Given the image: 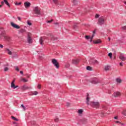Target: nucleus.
<instances>
[{
    "label": "nucleus",
    "mask_w": 126,
    "mask_h": 126,
    "mask_svg": "<svg viewBox=\"0 0 126 126\" xmlns=\"http://www.w3.org/2000/svg\"><path fill=\"white\" fill-rule=\"evenodd\" d=\"M90 105L93 107V108H94L95 109H98V108L100 107V103L98 102L91 101L90 102Z\"/></svg>",
    "instance_id": "obj_1"
},
{
    "label": "nucleus",
    "mask_w": 126,
    "mask_h": 126,
    "mask_svg": "<svg viewBox=\"0 0 126 126\" xmlns=\"http://www.w3.org/2000/svg\"><path fill=\"white\" fill-rule=\"evenodd\" d=\"M105 23V19L104 18V17H100L99 18L98 20L97 24L98 25H103Z\"/></svg>",
    "instance_id": "obj_2"
},
{
    "label": "nucleus",
    "mask_w": 126,
    "mask_h": 126,
    "mask_svg": "<svg viewBox=\"0 0 126 126\" xmlns=\"http://www.w3.org/2000/svg\"><path fill=\"white\" fill-rule=\"evenodd\" d=\"M33 10L35 14H37V15H40L41 14V11L40 10V8H39V7H34Z\"/></svg>",
    "instance_id": "obj_3"
},
{
    "label": "nucleus",
    "mask_w": 126,
    "mask_h": 126,
    "mask_svg": "<svg viewBox=\"0 0 126 126\" xmlns=\"http://www.w3.org/2000/svg\"><path fill=\"white\" fill-rule=\"evenodd\" d=\"M52 63H53V64H54V66L56 67V68H59L60 64H59V62H58V61H57V60L55 59H52Z\"/></svg>",
    "instance_id": "obj_4"
},
{
    "label": "nucleus",
    "mask_w": 126,
    "mask_h": 126,
    "mask_svg": "<svg viewBox=\"0 0 126 126\" xmlns=\"http://www.w3.org/2000/svg\"><path fill=\"white\" fill-rule=\"evenodd\" d=\"M125 54L121 53L119 56V59L123 62H125L126 60V57Z\"/></svg>",
    "instance_id": "obj_5"
},
{
    "label": "nucleus",
    "mask_w": 126,
    "mask_h": 126,
    "mask_svg": "<svg viewBox=\"0 0 126 126\" xmlns=\"http://www.w3.org/2000/svg\"><path fill=\"white\" fill-rule=\"evenodd\" d=\"M91 83H92V84H98V83H100V80L95 78L91 81Z\"/></svg>",
    "instance_id": "obj_6"
},
{
    "label": "nucleus",
    "mask_w": 126,
    "mask_h": 126,
    "mask_svg": "<svg viewBox=\"0 0 126 126\" xmlns=\"http://www.w3.org/2000/svg\"><path fill=\"white\" fill-rule=\"evenodd\" d=\"M31 88H32L31 87H28L26 85H24L21 87V90H23V91H25V90H27L28 89H31Z\"/></svg>",
    "instance_id": "obj_7"
},
{
    "label": "nucleus",
    "mask_w": 126,
    "mask_h": 126,
    "mask_svg": "<svg viewBox=\"0 0 126 126\" xmlns=\"http://www.w3.org/2000/svg\"><path fill=\"white\" fill-rule=\"evenodd\" d=\"M10 24L12 27L15 28V29H19L20 28V26L14 24V23L11 22Z\"/></svg>",
    "instance_id": "obj_8"
},
{
    "label": "nucleus",
    "mask_w": 126,
    "mask_h": 126,
    "mask_svg": "<svg viewBox=\"0 0 126 126\" xmlns=\"http://www.w3.org/2000/svg\"><path fill=\"white\" fill-rule=\"evenodd\" d=\"M93 37H94V34H93L92 37H90L89 35H86L85 39H86V40H90V41L92 43V40H93Z\"/></svg>",
    "instance_id": "obj_9"
},
{
    "label": "nucleus",
    "mask_w": 126,
    "mask_h": 126,
    "mask_svg": "<svg viewBox=\"0 0 126 126\" xmlns=\"http://www.w3.org/2000/svg\"><path fill=\"white\" fill-rule=\"evenodd\" d=\"M24 5L25 8H28L29 7H30V6L31 5V3L29 1H26L24 3Z\"/></svg>",
    "instance_id": "obj_10"
},
{
    "label": "nucleus",
    "mask_w": 126,
    "mask_h": 126,
    "mask_svg": "<svg viewBox=\"0 0 126 126\" xmlns=\"http://www.w3.org/2000/svg\"><path fill=\"white\" fill-rule=\"evenodd\" d=\"M90 101V97H89V94H87V98H86V104L87 105H90V103L91 102Z\"/></svg>",
    "instance_id": "obj_11"
},
{
    "label": "nucleus",
    "mask_w": 126,
    "mask_h": 126,
    "mask_svg": "<svg viewBox=\"0 0 126 126\" xmlns=\"http://www.w3.org/2000/svg\"><path fill=\"white\" fill-rule=\"evenodd\" d=\"M79 63V59H73L72 60V63L73 64H77Z\"/></svg>",
    "instance_id": "obj_12"
},
{
    "label": "nucleus",
    "mask_w": 126,
    "mask_h": 126,
    "mask_svg": "<svg viewBox=\"0 0 126 126\" xmlns=\"http://www.w3.org/2000/svg\"><path fill=\"white\" fill-rule=\"evenodd\" d=\"M44 40H45V37H41L39 39V43L42 46H43V42H44Z\"/></svg>",
    "instance_id": "obj_13"
},
{
    "label": "nucleus",
    "mask_w": 126,
    "mask_h": 126,
    "mask_svg": "<svg viewBox=\"0 0 126 126\" xmlns=\"http://www.w3.org/2000/svg\"><path fill=\"white\" fill-rule=\"evenodd\" d=\"M113 96H114V97H120V96H121V93L119 92H115L114 93Z\"/></svg>",
    "instance_id": "obj_14"
},
{
    "label": "nucleus",
    "mask_w": 126,
    "mask_h": 126,
    "mask_svg": "<svg viewBox=\"0 0 126 126\" xmlns=\"http://www.w3.org/2000/svg\"><path fill=\"white\" fill-rule=\"evenodd\" d=\"M27 41L29 44H31L32 43V38H31V37H30V35H29L28 36Z\"/></svg>",
    "instance_id": "obj_15"
},
{
    "label": "nucleus",
    "mask_w": 126,
    "mask_h": 126,
    "mask_svg": "<svg viewBox=\"0 0 126 126\" xmlns=\"http://www.w3.org/2000/svg\"><path fill=\"white\" fill-rule=\"evenodd\" d=\"M18 86H15V84L13 83H11V88H12V89H16V88H18Z\"/></svg>",
    "instance_id": "obj_16"
},
{
    "label": "nucleus",
    "mask_w": 126,
    "mask_h": 126,
    "mask_svg": "<svg viewBox=\"0 0 126 126\" xmlns=\"http://www.w3.org/2000/svg\"><path fill=\"white\" fill-rule=\"evenodd\" d=\"M0 32H1V35H4L5 34V31H4L3 28L0 29Z\"/></svg>",
    "instance_id": "obj_17"
},
{
    "label": "nucleus",
    "mask_w": 126,
    "mask_h": 126,
    "mask_svg": "<svg viewBox=\"0 0 126 126\" xmlns=\"http://www.w3.org/2000/svg\"><path fill=\"white\" fill-rule=\"evenodd\" d=\"M5 51L6 52H7L8 55H12V52H11V51L9 50L8 48H6Z\"/></svg>",
    "instance_id": "obj_18"
},
{
    "label": "nucleus",
    "mask_w": 126,
    "mask_h": 126,
    "mask_svg": "<svg viewBox=\"0 0 126 126\" xmlns=\"http://www.w3.org/2000/svg\"><path fill=\"white\" fill-rule=\"evenodd\" d=\"M25 32H26V31L25 29H22L20 30V31H19V34L21 33H25Z\"/></svg>",
    "instance_id": "obj_19"
},
{
    "label": "nucleus",
    "mask_w": 126,
    "mask_h": 126,
    "mask_svg": "<svg viewBox=\"0 0 126 126\" xmlns=\"http://www.w3.org/2000/svg\"><path fill=\"white\" fill-rule=\"evenodd\" d=\"M4 39L6 41H9V40H10V37L8 36H4Z\"/></svg>",
    "instance_id": "obj_20"
},
{
    "label": "nucleus",
    "mask_w": 126,
    "mask_h": 126,
    "mask_svg": "<svg viewBox=\"0 0 126 126\" xmlns=\"http://www.w3.org/2000/svg\"><path fill=\"white\" fill-rule=\"evenodd\" d=\"M93 43H94V44H100V43H101V40L98 39L97 40L93 41Z\"/></svg>",
    "instance_id": "obj_21"
},
{
    "label": "nucleus",
    "mask_w": 126,
    "mask_h": 126,
    "mask_svg": "<svg viewBox=\"0 0 126 126\" xmlns=\"http://www.w3.org/2000/svg\"><path fill=\"white\" fill-rule=\"evenodd\" d=\"M83 113V110L82 109H79L78 110V113L79 115H81Z\"/></svg>",
    "instance_id": "obj_22"
},
{
    "label": "nucleus",
    "mask_w": 126,
    "mask_h": 126,
    "mask_svg": "<svg viewBox=\"0 0 126 126\" xmlns=\"http://www.w3.org/2000/svg\"><path fill=\"white\" fill-rule=\"evenodd\" d=\"M116 124H120V126H124L125 125L121 123L120 121H115Z\"/></svg>",
    "instance_id": "obj_23"
},
{
    "label": "nucleus",
    "mask_w": 126,
    "mask_h": 126,
    "mask_svg": "<svg viewBox=\"0 0 126 126\" xmlns=\"http://www.w3.org/2000/svg\"><path fill=\"white\" fill-rule=\"evenodd\" d=\"M116 82L117 83H121V82H122V80L120 78H117L116 79Z\"/></svg>",
    "instance_id": "obj_24"
},
{
    "label": "nucleus",
    "mask_w": 126,
    "mask_h": 126,
    "mask_svg": "<svg viewBox=\"0 0 126 126\" xmlns=\"http://www.w3.org/2000/svg\"><path fill=\"white\" fill-rule=\"evenodd\" d=\"M4 0V2H5V4H6V5H7L8 6H9V3H8V1H7V0Z\"/></svg>",
    "instance_id": "obj_25"
},
{
    "label": "nucleus",
    "mask_w": 126,
    "mask_h": 126,
    "mask_svg": "<svg viewBox=\"0 0 126 126\" xmlns=\"http://www.w3.org/2000/svg\"><path fill=\"white\" fill-rule=\"evenodd\" d=\"M87 70H92V67H91L90 66H88L87 67Z\"/></svg>",
    "instance_id": "obj_26"
},
{
    "label": "nucleus",
    "mask_w": 126,
    "mask_h": 126,
    "mask_svg": "<svg viewBox=\"0 0 126 126\" xmlns=\"http://www.w3.org/2000/svg\"><path fill=\"white\" fill-rule=\"evenodd\" d=\"M110 69V66H105V70H109Z\"/></svg>",
    "instance_id": "obj_27"
},
{
    "label": "nucleus",
    "mask_w": 126,
    "mask_h": 126,
    "mask_svg": "<svg viewBox=\"0 0 126 126\" xmlns=\"http://www.w3.org/2000/svg\"><path fill=\"white\" fill-rule=\"evenodd\" d=\"M11 119H12V120H14V121H18V119L14 117V116H12Z\"/></svg>",
    "instance_id": "obj_28"
},
{
    "label": "nucleus",
    "mask_w": 126,
    "mask_h": 126,
    "mask_svg": "<svg viewBox=\"0 0 126 126\" xmlns=\"http://www.w3.org/2000/svg\"><path fill=\"white\" fill-rule=\"evenodd\" d=\"M32 94L33 95H37L38 94V92L37 91H34L32 93Z\"/></svg>",
    "instance_id": "obj_29"
},
{
    "label": "nucleus",
    "mask_w": 126,
    "mask_h": 126,
    "mask_svg": "<svg viewBox=\"0 0 126 126\" xmlns=\"http://www.w3.org/2000/svg\"><path fill=\"white\" fill-rule=\"evenodd\" d=\"M123 115L124 116H126V110H124L123 112H122Z\"/></svg>",
    "instance_id": "obj_30"
},
{
    "label": "nucleus",
    "mask_w": 126,
    "mask_h": 126,
    "mask_svg": "<svg viewBox=\"0 0 126 126\" xmlns=\"http://www.w3.org/2000/svg\"><path fill=\"white\" fill-rule=\"evenodd\" d=\"M7 70H8V67H5L4 68V71H7Z\"/></svg>",
    "instance_id": "obj_31"
},
{
    "label": "nucleus",
    "mask_w": 126,
    "mask_h": 126,
    "mask_svg": "<svg viewBox=\"0 0 126 126\" xmlns=\"http://www.w3.org/2000/svg\"><path fill=\"white\" fill-rule=\"evenodd\" d=\"M27 23L28 25H30V26L32 25V23H30L29 21H27Z\"/></svg>",
    "instance_id": "obj_32"
},
{
    "label": "nucleus",
    "mask_w": 126,
    "mask_h": 126,
    "mask_svg": "<svg viewBox=\"0 0 126 126\" xmlns=\"http://www.w3.org/2000/svg\"><path fill=\"white\" fill-rule=\"evenodd\" d=\"M98 17H100V15L98 14H95V18H98Z\"/></svg>",
    "instance_id": "obj_33"
},
{
    "label": "nucleus",
    "mask_w": 126,
    "mask_h": 126,
    "mask_svg": "<svg viewBox=\"0 0 126 126\" xmlns=\"http://www.w3.org/2000/svg\"><path fill=\"white\" fill-rule=\"evenodd\" d=\"M22 80H23V81L24 82H27V81H28V80H27V79H25V78H23V79H22Z\"/></svg>",
    "instance_id": "obj_34"
},
{
    "label": "nucleus",
    "mask_w": 126,
    "mask_h": 126,
    "mask_svg": "<svg viewBox=\"0 0 126 126\" xmlns=\"http://www.w3.org/2000/svg\"><path fill=\"white\" fill-rule=\"evenodd\" d=\"M108 56L109 57H110V59H112V53H109L108 54Z\"/></svg>",
    "instance_id": "obj_35"
},
{
    "label": "nucleus",
    "mask_w": 126,
    "mask_h": 126,
    "mask_svg": "<svg viewBox=\"0 0 126 126\" xmlns=\"http://www.w3.org/2000/svg\"><path fill=\"white\" fill-rule=\"evenodd\" d=\"M20 4H21V2H19V3L16 2L15 3L16 5H20Z\"/></svg>",
    "instance_id": "obj_36"
},
{
    "label": "nucleus",
    "mask_w": 126,
    "mask_h": 126,
    "mask_svg": "<svg viewBox=\"0 0 126 126\" xmlns=\"http://www.w3.org/2000/svg\"><path fill=\"white\" fill-rule=\"evenodd\" d=\"M15 68V70H17V71H19V68H18V67L16 66Z\"/></svg>",
    "instance_id": "obj_37"
},
{
    "label": "nucleus",
    "mask_w": 126,
    "mask_h": 126,
    "mask_svg": "<svg viewBox=\"0 0 126 126\" xmlns=\"http://www.w3.org/2000/svg\"><path fill=\"white\" fill-rule=\"evenodd\" d=\"M122 29L123 30H126V26L122 27Z\"/></svg>",
    "instance_id": "obj_38"
},
{
    "label": "nucleus",
    "mask_w": 126,
    "mask_h": 126,
    "mask_svg": "<svg viewBox=\"0 0 126 126\" xmlns=\"http://www.w3.org/2000/svg\"><path fill=\"white\" fill-rule=\"evenodd\" d=\"M37 88H38V89H41V85H40V84H38V85H37Z\"/></svg>",
    "instance_id": "obj_39"
},
{
    "label": "nucleus",
    "mask_w": 126,
    "mask_h": 126,
    "mask_svg": "<svg viewBox=\"0 0 126 126\" xmlns=\"http://www.w3.org/2000/svg\"><path fill=\"white\" fill-rule=\"evenodd\" d=\"M21 107H23L24 111H25V106L23 104L21 105Z\"/></svg>",
    "instance_id": "obj_40"
},
{
    "label": "nucleus",
    "mask_w": 126,
    "mask_h": 126,
    "mask_svg": "<svg viewBox=\"0 0 126 126\" xmlns=\"http://www.w3.org/2000/svg\"><path fill=\"white\" fill-rule=\"evenodd\" d=\"M74 5H75L76 3V1H75V0H73L72 1Z\"/></svg>",
    "instance_id": "obj_41"
},
{
    "label": "nucleus",
    "mask_w": 126,
    "mask_h": 126,
    "mask_svg": "<svg viewBox=\"0 0 126 126\" xmlns=\"http://www.w3.org/2000/svg\"><path fill=\"white\" fill-rule=\"evenodd\" d=\"M58 121H59V118H56L55 119V122H58Z\"/></svg>",
    "instance_id": "obj_42"
},
{
    "label": "nucleus",
    "mask_w": 126,
    "mask_h": 126,
    "mask_svg": "<svg viewBox=\"0 0 126 126\" xmlns=\"http://www.w3.org/2000/svg\"><path fill=\"white\" fill-rule=\"evenodd\" d=\"M70 105V103L67 102L66 103V106L67 107H69V106Z\"/></svg>",
    "instance_id": "obj_43"
},
{
    "label": "nucleus",
    "mask_w": 126,
    "mask_h": 126,
    "mask_svg": "<svg viewBox=\"0 0 126 126\" xmlns=\"http://www.w3.org/2000/svg\"><path fill=\"white\" fill-rule=\"evenodd\" d=\"M50 0V1H51V0ZM57 0H53V2H54L55 3H57Z\"/></svg>",
    "instance_id": "obj_44"
},
{
    "label": "nucleus",
    "mask_w": 126,
    "mask_h": 126,
    "mask_svg": "<svg viewBox=\"0 0 126 126\" xmlns=\"http://www.w3.org/2000/svg\"><path fill=\"white\" fill-rule=\"evenodd\" d=\"M17 18L19 21H21V18H20V17H18Z\"/></svg>",
    "instance_id": "obj_45"
},
{
    "label": "nucleus",
    "mask_w": 126,
    "mask_h": 126,
    "mask_svg": "<svg viewBox=\"0 0 126 126\" xmlns=\"http://www.w3.org/2000/svg\"><path fill=\"white\" fill-rule=\"evenodd\" d=\"M52 21H53V20H50V21H47V23H51V22H52Z\"/></svg>",
    "instance_id": "obj_46"
},
{
    "label": "nucleus",
    "mask_w": 126,
    "mask_h": 126,
    "mask_svg": "<svg viewBox=\"0 0 126 126\" xmlns=\"http://www.w3.org/2000/svg\"><path fill=\"white\" fill-rule=\"evenodd\" d=\"M120 65H121V66H123V65H124V64H123V63H120Z\"/></svg>",
    "instance_id": "obj_47"
},
{
    "label": "nucleus",
    "mask_w": 126,
    "mask_h": 126,
    "mask_svg": "<svg viewBox=\"0 0 126 126\" xmlns=\"http://www.w3.org/2000/svg\"><path fill=\"white\" fill-rule=\"evenodd\" d=\"M0 48H3V45H2V44H0Z\"/></svg>",
    "instance_id": "obj_48"
},
{
    "label": "nucleus",
    "mask_w": 126,
    "mask_h": 126,
    "mask_svg": "<svg viewBox=\"0 0 126 126\" xmlns=\"http://www.w3.org/2000/svg\"><path fill=\"white\" fill-rule=\"evenodd\" d=\"M95 33H96V30H95L93 32V35H94V34H95Z\"/></svg>",
    "instance_id": "obj_49"
},
{
    "label": "nucleus",
    "mask_w": 126,
    "mask_h": 126,
    "mask_svg": "<svg viewBox=\"0 0 126 126\" xmlns=\"http://www.w3.org/2000/svg\"><path fill=\"white\" fill-rule=\"evenodd\" d=\"M15 82V80H13L11 83H14Z\"/></svg>",
    "instance_id": "obj_50"
},
{
    "label": "nucleus",
    "mask_w": 126,
    "mask_h": 126,
    "mask_svg": "<svg viewBox=\"0 0 126 126\" xmlns=\"http://www.w3.org/2000/svg\"><path fill=\"white\" fill-rule=\"evenodd\" d=\"M20 73H21V74H23V71H20Z\"/></svg>",
    "instance_id": "obj_51"
},
{
    "label": "nucleus",
    "mask_w": 126,
    "mask_h": 126,
    "mask_svg": "<svg viewBox=\"0 0 126 126\" xmlns=\"http://www.w3.org/2000/svg\"><path fill=\"white\" fill-rule=\"evenodd\" d=\"M114 119H115V120H118V117H117V116L115 117H114Z\"/></svg>",
    "instance_id": "obj_52"
},
{
    "label": "nucleus",
    "mask_w": 126,
    "mask_h": 126,
    "mask_svg": "<svg viewBox=\"0 0 126 126\" xmlns=\"http://www.w3.org/2000/svg\"><path fill=\"white\" fill-rule=\"evenodd\" d=\"M124 4H125V5H126V1H124Z\"/></svg>",
    "instance_id": "obj_53"
},
{
    "label": "nucleus",
    "mask_w": 126,
    "mask_h": 126,
    "mask_svg": "<svg viewBox=\"0 0 126 126\" xmlns=\"http://www.w3.org/2000/svg\"><path fill=\"white\" fill-rule=\"evenodd\" d=\"M13 125H16V122H13Z\"/></svg>",
    "instance_id": "obj_54"
},
{
    "label": "nucleus",
    "mask_w": 126,
    "mask_h": 126,
    "mask_svg": "<svg viewBox=\"0 0 126 126\" xmlns=\"http://www.w3.org/2000/svg\"><path fill=\"white\" fill-rule=\"evenodd\" d=\"M15 126H18V124H17V123H16V124H15Z\"/></svg>",
    "instance_id": "obj_55"
},
{
    "label": "nucleus",
    "mask_w": 126,
    "mask_h": 126,
    "mask_svg": "<svg viewBox=\"0 0 126 126\" xmlns=\"http://www.w3.org/2000/svg\"><path fill=\"white\" fill-rule=\"evenodd\" d=\"M3 3H4L3 1H2V2H1V4H3Z\"/></svg>",
    "instance_id": "obj_56"
},
{
    "label": "nucleus",
    "mask_w": 126,
    "mask_h": 126,
    "mask_svg": "<svg viewBox=\"0 0 126 126\" xmlns=\"http://www.w3.org/2000/svg\"><path fill=\"white\" fill-rule=\"evenodd\" d=\"M67 67H69V64H67Z\"/></svg>",
    "instance_id": "obj_57"
},
{
    "label": "nucleus",
    "mask_w": 126,
    "mask_h": 126,
    "mask_svg": "<svg viewBox=\"0 0 126 126\" xmlns=\"http://www.w3.org/2000/svg\"><path fill=\"white\" fill-rule=\"evenodd\" d=\"M76 27V26L74 25V28L75 29Z\"/></svg>",
    "instance_id": "obj_58"
},
{
    "label": "nucleus",
    "mask_w": 126,
    "mask_h": 126,
    "mask_svg": "<svg viewBox=\"0 0 126 126\" xmlns=\"http://www.w3.org/2000/svg\"><path fill=\"white\" fill-rule=\"evenodd\" d=\"M108 40H109V41H111V38H109Z\"/></svg>",
    "instance_id": "obj_59"
},
{
    "label": "nucleus",
    "mask_w": 126,
    "mask_h": 126,
    "mask_svg": "<svg viewBox=\"0 0 126 126\" xmlns=\"http://www.w3.org/2000/svg\"><path fill=\"white\" fill-rule=\"evenodd\" d=\"M2 6V5H0V7H1Z\"/></svg>",
    "instance_id": "obj_60"
},
{
    "label": "nucleus",
    "mask_w": 126,
    "mask_h": 126,
    "mask_svg": "<svg viewBox=\"0 0 126 126\" xmlns=\"http://www.w3.org/2000/svg\"><path fill=\"white\" fill-rule=\"evenodd\" d=\"M103 114V116H102V117H103L104 116H105L104 115V113H102Z\"/></svg>",
    "instance_id": "obj_61"
},
{
    "label": "nucleus",
    "mask_w": 126,
    "mask_h": 126,
    "mask_svg": "<svg viewBox=\"0 0 126 126\" xmlns=\"http://www.w3.org/2000/svg\"><path fill=\"white\" fill-rule=\"evenodd\" d=\"M6 66H8V64H6Z\"/></svg>",
    "instance_id": "obj_62"
},
{
    "label": "nucleus",
    "mask_w": 126,
    "mask_h": 126,
    "mask_svg": "<svg viewBox=\"0 0 126 126\" xmlns=\"http://www.w3.org/2000/svg\"><path fill=\"white\" fill-rule=\"evenodd\" d=\"M95 63H97V61L96 60H95Z\"/></svg>",
    "instance_id": "obj_63"
},
{
    "label": "nucleus",
    "mask_w": 126,
    "mask_h": 126,
    "mask_svg": "<svg viewBox=\"0 0 126 126\" xmlns=\"http://www.w3.org/2000/svg\"><path fill=\"white\" fill-rule=\"evenodd\" d=\"M55 24H58V23H55Z\"/></svg>",
    "instance_id": "obj_64"
}]
</instances>
